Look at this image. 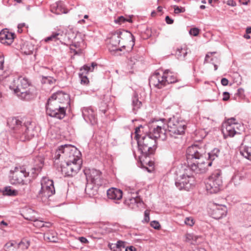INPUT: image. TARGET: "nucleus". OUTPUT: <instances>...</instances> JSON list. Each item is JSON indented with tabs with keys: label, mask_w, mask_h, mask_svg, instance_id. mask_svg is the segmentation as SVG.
<instances>
[{
	"label": "nucleus",
	"mask_w": 251,
	"mask_h": 251,
	"mask_svg": "<svg viewBox=\"0 0 251 251\" xmlns=\"http://www.w3.org/2000/svg\"><path fill=\"white\" fill-rule=\"evenodd\" d=\"M80 155V152L74 146L62 145L55 153L54 167L65 176H73L81 169Z\"/></svg>",
	"instance_id": "f257e3e1"
},
{
	"label": "nucleus",
	"mask_w": 251,
	"mask_h": 251,
	"mask_svg": "<svg viewBox=\"0 0 251 251\" xmlns=\"http://www.w3.org/2000/svg\"><path fill=\"white\" fill-rule=\"evenodd\" d=\"M7 125L15 138L22 142L31 140L37 133L36 126L30 119L11 117L8 119Z\"/></svg>",
	"instance_id": "f03ea898"
},
{
	"label": "nucleus",
	"mask_w": 251,
	"mask_h": 251,
	"mask_svg": "<svg viewBox=\"0 0 251 251\" xmlns=\"http://www.w3.org/2000/svg\"><path fill=\"white\" fill-rule=\"evenodd\" d=\"M138 151L141 155L139 159L142 165L150 163L148 158L150 155L154 153L156 149V141L154 138H151L148 134L141 137L137 140Z\"/></svg>",
	"instance_id": "7ed1b4c3"
},
{
	"label": "nucleus",
	"mask_w": 251,
	"mask_h": 251,
	"mask_svg": "<svg viewBox=\"0 0 251 251\" xmlns=\"http://www.w3.org/2000/svg\"><path fill=\"white\" fill-rule=\"evenodd\" d=\"M168 131L171 136V143H180L182 141L181 135L184 133L186 122L183 120L173 118L168 123Z\"/></svg>",
	"instance_id": "20e7f679"
},
{
	"label": "nucleus",
	"mask_w": 251,
	"mask_h": 251,
	"mask_svg": "<svg viewBox=\"0 0 251 251\" xmlns=\"http://www.w3.org/2000/svg\"><path fill=\"white\" fill-rule=\"evenodd\" d=\"M51 96L46 105L47 114L50 117L58 119H63L66 115V109Z\"/></svg>",
	"instance_id": "39448f33"
},
{
	"label": "nucleus",
	"mask_w": 251,
	"mask_h": 251,
	"mask_svg": "<svg viewBox=\"0 0 251 251\" xmlns=\"http://www.w3.org/2000/svg\"><path fill=\"white\" fill-rule=\"evenodd\" d=\"M220 153V150L217 148H215L210 152L208 153L209 159H206L205 161L199 162L197 161L191 164L189 167L192 172L196 174H201L206 172L207 167L212 165V161L218 157Z\"/></svg>",
	"instance_id": "423d86ee"
},
{
	"label": "nucleus",
	"mask_w": 251,
	"mask_h": 251,
	"mask_svg": "<svg viewBox=\"0 0 251 251\" xmlns=\"http://www.w3.org/2000/svg\"><path fill=\"white\" fill-rule=\"evenodd\" d=\"M41 188L38 193V198L43 202L47 203L49 199L55 194V191L52 180L43 177L41 181Z\"/></svg>",
	"instance_id": "0eeeda50"
},
{
	"label": "nucleus",
	"mask_w": 251,
	"mask_h": 251,
	"mask_svg": "<svg viewBox=\"0 0 251 251\" xmlns=\"http://www.w3.org/2000/svg\"><path fill=\"white\" fill-rule=\"evenodd\" d=\"M134 40L131 33L126 30H118L111 33V44L113 46L116 47L119 45L122 40L123 44H125L126 41H129V44L132 48L134 46Z\"/></svg>",
	"instance_id": "6e6552de"
},
{
	"label": "nucleus",
	"mask_w": 251,
	"mask_h": 251,
	"mask_svg": "<svg viewBox=\"0 0 251 251\" xmlns=\"http://www.w3.org/2000/svg\"><path fill=\"white\" fill-rule=\"evenodd\" d=\"M206 149L205 146L202 144H195L189 147L187 150V156L188 159H194L196 160L190 164H188V167L190 170L189 166L196 162V161L201 162L202 161L206 160L205 157Z\"/></svg>",
	"instance_id": "1a4fd4ad"
},
{
	"label": "nucleus",
	"mask_w": 251,
	"mask_h": 251,
	"mask_svg": "<svg viewBox=\"0 0 251 251\" xmlns=\"http://www.w3.org/2000/svg\"><path fill=\"white\" fill-rule=\"evenodd\" d=\"M222 183L221 173L217 170L208 177L205 182V188L208 193H216L220 190Z\"/></svg>",
	"instance_id": "9d476101"
},
{
	"label": "nucleus",
	"mask_w": 251,
	"mask_h": 251,
	"mask_svg": "<svg viewBox=\"0 0 251 251\" xmlns=\"http://www.w3.org/2000/svg\"><path fill=\"white\" fill-rule=\"evenodd\" d=\"M10 181L12 184H24V178L29 176V172L24 166L15 167L13 171H11Z\"/></svg>",
	"instance_id": "9b49d317"
},
{
	"label": "nucleus",
	"mask_w": 251,
	"mask_h": 251,
	"mask_svg": "<svg viewBox=\"0 0 251 251\" xmlns=\"http://www.w3.org/2000/svg\"><path fill=\"white\" fill-rule=\"evenodd\" d=\"M158 123V121H156L149 124V133L148 135H151V137L154 138L156 141L157 138L165 140L167 138L165 126L162 123V125H159Z\"/></svg>",
	"instance_id": "f8f14e48"
},
{
	"label": "nucleus",
	"mask_w": 251,
	"mask_h": 251,
	"mask_svg": "<svg viewBox=\"0 0 251 251\" xmlns=\"http://www.w3.org/2000/svg\"><path fill=\"white\" fill-rule=\"evenodd\" d=\"M235 121V118H231L224 124L222 131L225 137H233L235 134L240 133L239 127L242 126Z\"/></svg>",
	"instance_id": "ddd939ff"
},
{
	"label": "nucleus",
	"mask_w": 251,
	"mask_h": 251,
	"mask_svg": "<svg viewBox=\"0 0 251 251\" xmlns=\"http://www.w3.org/2000/svg\"><path fill=\"white\" fill-rule=\"evenodd\" d=\"M194 177L189 175H182L180 178L176 181V187L180 190L189 191L193 186Z\"/></svg>",
	"instance_id": "4468645a"
},
{
	"label": "nucleus",
	"mask_w": 251,
	"mask_h": 251,
	"mask_svg": "<svg viewBox=\"0 0 251 251\" xmlns=\"http://www.w3.org/2000/svg\"><path fill=\"white\" fill-rule=\"evenodd\" d=\"M84 174L87 182L92 183L96 185L100 186L102 184L101 173L96 169L85 170Z\"/></svg>",
	"instance_id": "2eb2a0df"
},
{
	"label": "nucleus",
	"mask_w": 251,
	"mask_h": 251,
	"mask_svg": "<svg viewBox=\"0 0 251 251\" xmlns=\"http://www.w3.org/2000/svg\"><path fill=\"white\" fill-rule=\"evenodd\" d=\"M165 78L164 73L160 74L159 72H155L149 79V83L155 87L161 89L167 85Z\"/></svg>",
	"instance_id": "dca6fc26"
},
{
	"label": "nucleus",
	"mask_w": 251,
	"mask_h": 251,
	"mask_svg": "<svg viewBox=\"0 0 251 251\" xmlns=\"http://www.w3.org/2000/svg\"><path fill=\"white\" fill-rule=\"evenodd\" d=\"M30 84L27 78L19 76L13 78L12 83L9 86V88L15 91L19 90V89L25 87H29Z\"/></svg>",
	"instance_id": "f3484780"
},
{
	"label": "nucleus",
	"mask_w": 251,
	"mask_h": 251,
	"mask_svg": "<svg viewBox=\"0 0 251 251\" xmlns=\"http://www.w3.org/2000/svg\"><path fill=\"white\" fill-rule=\"evenodd\" d=\"M82 116L87 123L91 125L96 124L97 118L94 110L91 107H84L82 110Z\"/></svg>",
	"instance_id": "a211bd4d"
},
{
	"label": "nucleus",
	"mask_w": 251,
	"mask_h": 251,
	"mask_svg": "<svg viewBox=\"0 0 251 251\" xmlns=\"http://www.w3.org/2000/svg\"><path fill=\"white\" fill-rule=\"evenodd\" d=\"M51 96L55 98V100L58 101V102L60 105L65 107L66 109H67L68 105L70 103V97L68 94L61 91H59L54 93Z\"/></svg>",
	"instance_id": "6ab92c4d"
},
{
	"label": "nucleus",
	"mask_w": 251,
	"mask_h": 251,
	"mask_svg": "<svg viewBox=\"0 0 251 251\" xmlns=\"http://www.w3.org/2000/svg\"><path fill=\"white\" fill-rule=\"evenodd\" d=\"M212 215L213 218L220 219L226 216L227 213V208L222 205L214 204L212 208Z\"/></svg>",
	"instance_id": "aec40b11"
},
{
	"label": "nucleus",
	"mask_w": 251,
	"mask_h": 251,
	"mask_svg": "<svg viewBox=\"0 0 251 251\" xmlns=\"http://www.w3.org/2000/svg\"><path fill=\"white\" fill-rule=\"evenodd\" d=\"M13 91L19 99L23 100H30L32 96V94L29 87L22 88L19 89V90Z\"/></svg>",
	"instance_id": "412c9836"
},
{
	"label": "nucleus",
	"mask_w": 251,
	"mask_h": 251,
	"mask_svg": "<svg viewBox=\"0 0 251 251\" xmlns=\"http://www.w3.org/2000/svg\"><path fill=\"white\" fill-rule=\"evenodd\" d=\"M14 34L7 31L2 30L0 32V42L7 45H10L14 39Z\"/></svg>",
	"instance_id": "4be33fe9"
},
{
	"label": "nucleus",
	"mask_w": 251,
	"mask_h": 251,
	"mask_svg": "<svg viewBox=\"0 0 251 251\" xmlns=\"http://www.w3.org/2000/svg\"><path fill=\"white\" fill-rule=\"evenodd\" d=\"M98 186L92 183L87 182L85 190L86 194L90 197L96 195L98 193Z\"/></svg>",
	"instance_id": "5701e85b"
},
{
	"label": "nucleus",
	"mask_w": 251,
	"mask_h": 251,
	"mask_svg": "<svg viewBox=\"0 0 251 251\" xmlns=\"http://www.w3.org/2000/svg\"><path fill=\"white\" fill-rule=\"evenodd\" d=\"M140 199L138 197L129 198L126 199L124 203L131 209H134L138 207V204L140 203Z\"/></svg>",
	"instance_id": "b1692460"
},
{
	"label": "nucleus",
	"mask_w": 251,
	"mask_h": 251,
	"mask_svg": "<svg viewBox=\"0 0 251 251\" xmlns=\"http://www.w3.org/2000/svg\"><path fill=\"white\" fill-rule=\"evenodd\" d=\"M123 197V192L121 190L114 187L111 188V200L117 201L116 203H119V200H121Z\"/></svg>",
	"instance_id": "393cba45"
},
{
	"label": "nucleus",
	"mask_w": 251,
	"mask_h": 251,
	"mask_svg": "<svg viewBox=\"0 0 251 251\" xmlns=\"http://www.w3.org/2000/svg\"><path fill=\"white\" fill-rule=\"evenodd\" d=\"M36 162H37V164L31 169V173L33 175H38L41 172L44 165V161L41 158H37Z\"/></svg>",
	"instance_id": "a878e982"
},
{
	"label": "nucleus",
	"mask_w": 251,
	"mask_h": 251,
	"mask_svg": "<svg viewBox=\"0 0 251 251\" xmlns=\"http://www.w3.org/2000/svg\"><path fill=\"white\" fill-rule=\"evenodd\" d=\"M188 49L186 47H180L177 49L176 52V55L177 58L181 60H184L185 58V56L188 53Z\"/></svg>",
	"instance_id": "bb28decb"
},
{
	"label": "nucleus",
	"mask_w": 251,
	"mask_h": 251,
	"mask_svg": "<svg viewBox=\"0 0 251 251\" xmlns=\"http://www.w3.org/2000/svg\"><path fill=\"white\" fill-rule=\"evenodd\" d=\"M163 73L165 75L166 84L175 83L177 81L176 76L168 70H166Z\"/></svg>",
	"instance_id": "cd10ccee"
},
{
	"label": "nucleus",
	"mask_w": 251,
	"mask_h": 251,
	"mask_svg": "<svg viewBox=\"0 0 251 251\" xmlns=\"http://www.w3.org/2000/svg\"><path fill=\"white\" fill-rule=\"evenodd\" d=\"M51 11L56 14L65 13L63 7V3L61 1L56 2L51 6Z\"/></svg>",
	"instance_id": "c85d7f7f"
},
{
	"label": "nucleus",
	"mask_w": 251,
	"mask_h": 251,
	"mask_svg": "<svg viewBox=\"0 0 251 251\" xmlns=\"http://www.w3.org/2000/svg\"><path fill=\"white\" fill-rule=\"evenodd\" d=\"M240 152L245 158L251 161V147L244 146L241 147Z\"/></svg>",
	"instance_id": "c756f323"
},
{
	"label": "nucleus",
	"mask_w": 251,
	"mask_h": 251,
	"mask_svg": "<svg viewBox=\"0 0 251 251\" xmlns=\"http://www.w3.org/2000/svg\"><path fill=\"white\" fill-rule=\"evenodd\" d=\"M97 66V64L95 62H92L91 65L86 64L83 65L80 69V72L87 74L89 72H93L95 67Z\"/></svg>",
	"instance_id": "7c9ffc66"
},
{
	"label": "nucleus",
	"mask_w": 251,
	"mask_h": 251,
	"mask_svg": "<svg viewBox=\"0 0 251 251\" xmlns=\"http://www.w3.org/2000/svg\"><path fill=\"white\" fill-rule=\"evenodd\" d=\"M5 251H17V247L15 241L11 240L6 243L3 247Z\"/></svg>",
	"instance_id": "2f4dec72"
},
{
	"label": "nucleus",
	"mask_w": 251,
	"mask_h": 251,
	"mask_svg": "<svg viewBox=\"0 0 251 251\" xmlns=\"http://www.w3.org/2000/svg\"><path fill=\"white\" fill-rule=\"evenodd\" d=\"M141 101L139 100L137 94H135L132 98V106L133 112L136 113V112L141 107Z\"/></svg>",
	"instance_id": "473e14b6"
},
{
	"label": "nucleus",
	"mask_w": 251,
	"mask_h": 251,
	"mask_svg": "<svg viewBox=\"0 0 251 251\" xmlns=\"http://www.w3.org/2000/svg\"><path fill=\"white\" fill-rule=\"evenodd\" d=\"M219 92L216 89H210L207 92L208 100L213 101L217 100L219 96Z\"/></svg>",
	"instance_id": "72a5a7b5"
},
{
	"label": "nucleus",
	"mask_w": 251,
	"mask_h": 251,
	"mask_svg": "<svg viewBox=\"0 0 251 251\" xmlns=\"http://www.w3.org/2000/svg\"><path fill=\"white\" fill-rule=\"evenodd\" d=\"M30 241L25 238H23L18 244H17V249H21L22 250H26L28 249Z\"/></svg>",
	"instance_id": "f704fd0d"
},
{
	"label": "nucleus",
	"mask_w": 251,
	"mask_h": 251,
	"mask_svg": "<svg viewBox=\"0 0 251 251\" xmlns=\"http://www.w3.org/2000/svg\"><path fill=\"white\" fill-rule=\"evenodd\" d=\"M44 238L51 242H56L57 239L56 233L52 231L45 234L44 235Z\"/></svg>",
	"instance_id": "c9c22d12"
},
{
	"label": "nucleus",
	"mask_w": 251,
	"mask_h": 251,
	"mask_svg": "<svg viewBox=\"0 0 251 251\" xmlns=\"http://www.w3.org/2000/svg\"><path fill=\"white\" fill-rule=\"evenodd\" d=\"M125 242L119 240L115 245V247H112L113 244H111V250L113 251H121L122 249L125 248Z\"/></svg>",
	"instance_id": "e433bc0d"
},
{
	"label": "nucleus",
	"mask_w": 251,
	"mask_h": 251,
	"mask_svg": "<svg viewBox=\"0 0 251 251\" xmlns=\"http://www.w3.org/2000/svg\"><path fill=\"white\" fill-rule=\"evenodd\" d=\"M4 62V57L2 55H0V80L6 77L7 75H4L5 74V72H3Z\"/></svg>",
	"instance_id": "4c0bfd02"
},
{
	"label": "nucleus",
	"mask_w": 251,
	"mask_h": 251,
	"mask_svg": "<svg viewBox=\"0 0 251 251\" xmlns=\"http://www.w3.org/2000/svg\"><path fill=\"white\" fill-rule=\"evenodd\" d=\"M18 191L12 189L10 186L6 187L3 192V194L7 196H16L18 195Z\"/></svg>",
	"instance_id": "58836bf2"
},
{
	"label": "nucleus",
	"mask_w": 251,
	"mask_h": 251,
	"mask_svg": "<svg viewBox=\"0 0 251 251\" xmlns=\"http://www.w3.org/2000/svg\"><path fill=\"white\" fill-rule=\"evenodd\" d=\"M114 22L116 24L121 25L125 23L126 22L131 23L132 20L131 18H125L124 17L121 16L119 17L117 19H115Z\"/></svg>",
	"instance_id": "ea45409f"
},
{
	"label": "nucleus",
	"mask_w": 251,
	"mask_h": 251,
	"mask_svg": "<svg viewBox=\"0 0 251 251\" xmlns=\"http://www.w3.org/2000/svg\"><path fill=\"white\" fill-rule=\"evenodd\" d=\"M186 239L188 240H192V244H196L199 243L197 242V240L199 239H201V236H196L191 234H187L186 235Z\"/></svg>",
	"instance_id": "a19ab883"
},
{
	"label": "nucleus",
	"mask_w": 251,
	"mask_h": 251,
	"mask_svg": "<svg viewBox=\"0 0 251 251\" xmlns=\"http://www.w3.org/2000/svg\"><path fill=\"white\" fill-rule=\"evenodd\" d=\"M79 77L80 79V83L81 84L86 85L88 84L89 82V79L87 76L86 74H84V73H82L80 72L79 73Z\"/></svg>",
	"instance_id": "79ce46f5"
},
{
	"label": "nucleus",
	"mask_w": 251,
	"mask_h": 251,
	"mask_svg": "<svg viewBox=\"0 0 251 251\" xmlns=\"http://www.w3.org/2000/svg\"><path fill=\"white\" fill-rule=\"evenodd\" d=\"M26 219L33 221L34 222V225L35 226L37 227H44V223L43 221L38 220L34 217H31L30 218H26Z\"/></svg>",
	"instance_id": "37998d69"
},
{
	"label": "nucleus",
	"mask_w": 251,
	"mask_h": 251,
	"mask_svg": "<svg viewBox=\"0 0 251 251\" xmlns=\"http://www.w3.org/2000/svg\"><path fill=\"white\" fill-rule=\"evenodd\" d=\"M58 33H53L50 36L46 38L45 39V41L46 42H49L50 41H56L58 39V36L59 35Z\"/></svg>",
	"instance_id": "c03bdc74"
},
{
	"label": "nucleus",
	"mask_w": 251,
	"mask_h": 251,
	"mask_svg": "<svg viewBox=\"0 0 251 251\" xmlns=\"http://www.w3.org/2000/svg\"><path fill=\"white\" fill-rule=\"evenodd\" d=\"M43 82L49 83L50 84H53L55 82V79L50 76H47L43 78Z\"/></svg>",
	"instance_id": "a18cd8bd"
},
{
	"label": "nucleus",
	"mask_w": 251,
	"mask_h": 251,
	"mask_svg": "<svg viewBox=\"0 0 251 251\" xmlns=\"http://www.w3.org/2000/svg\"><path fill=\"white\" fill-rule=\"evenodd\" d=\"M174 12L175 14H179L180 13H183L185 11L184 7H179L176 5H174Z\"/></svg>",
	"instance_id": "49530a36"
},
{
	"label": "nucleus",
	"mask_w": 251,
	"mask_h": 251,
	"mask_svg": "<svg viewBox=\"0 0 251 251\" xmlns=\"http://www.w3.org/2000/svg\"><path fill=\"white\" fill-rule=\"evenodd\" d=\"M184 223L186 225L190 226H193L194 225V219L192 217H187L185 218Z\"/></svg>",
	"instance_id": "de8ad7c7"
},
{
	"label": "nucleus",
	"mask_w": 251,
	"mask_h": 251,
	"mask_svg": "<svg viewBox=\"0 0 251 251\" xmlns=\"http://www.w3.org/2000/svg\"><path fill=\"white\" fill-rule=\"evenodd\" d=\"M220 61L219 58L216 57H213L211 59V63L214 65L215 71L217 70L218 69V66L215 63H219Z\"/></svg>",
	"instance_id": "09e8293b"
},
{
	"label": "nucleus",
	"mask_w": 251,
	"mask_h": 251,
	"mask_svg": "<svg viewBox=\"0 0 251 251\" xmlns=\"http://www.w3.org/2000/svg\"><path fill=\"white\" fill-rule=\"evenodd\" d=\"M200 32V30L196 27L192 28L190 31L189 33L190 34L193 35L194 36H197L198 35Z\"/></svg>",
	"instance_id": "8fccbe9b"
},
{
	"label": "nucleus",
	"mask_w": 251,
	"mask_h": 251,
	"mask_svg": "<svg viewBox=\"0 0 251 251\" xmlns=\"http://www.w3.org/2000/svg\"><path fill=\"white\" fill-rule=\"evenodd\" d=\"M124 52H122V50L120 49L116 50H111V54L113 55H122Z\"/></svg>",
	"instance_id": "3c124183"
},
{
	"label": "nucleus",
	"mask_w": 251,
	"mask_h": 251,
	"mask_svg": "<svg viewBox=\"0 0 251 251\" xmlns=\"http://www.w3.org/2000/svg\"><path fill=\"white\" fill-rule=\"evenodd\" d=\"M151 226L155 229H159L160 228V225L159 223L156 221H152L151 223Z\"/></svg>",
	"instance_id": "603ef678"
},
{
	"label": "nucleus",
	"mask_w": 251,
	"mask_h": 251,
	"mask_svg": "<svg viewBox=\"0 0 251 251\" xmlns=\"http://www.w3.org/2000/svg\"><path fill=\"white\" fill-rule=\"evenodd\" d=\"M140 128H142V126L141 125L140 126L136 127L135 129V137H136L137 140L138 139H140L141 138V137L139 135Z\"/></svg>",
	"instance_id": "864d4df0"
},
{
	"label": "nucleus",
	"mask_w": 251,
	"mask_h": 251,
	"mask_svg": "<svg viewBox=\"0 0 251 251\" xmlns=\"http://www.w3.org/2000/svg\"><path fill=\"white\" fill-rule=\"evenodd\" d=\"M229 99V94L227 92H225L223 93V100L224 101H226Z\"/></svg>",
	"instance_id": "5fc2aeb1"
},
{
	"label": "nucleus",
	"mask_w": 251,
	"mask_h": 251,
	"mask_svg": "<svg viewBox=\"0 0 251 251\" xmlns=\"http://www.w3.org/2000/svg\"><path fill=\"white\" fill-rule=\"evenodd\" d=\"M215 53V52H208L205 56L204 62L208 63L209 62L208 59L211 57V56Z\"/></svg>",
	"instance_id": "6e6d98bb"
},
{
	"label": "nucleus",
	"mask_w": 251,
	"mask_h": 251,
	"mask_svg": "<svg viewBox=\"0 0 251 251\" xmlns=\"http://www.w3.org/2000/svg\"><path fill=\"white\" fill-rule=\"evenodd\" d=\"M240 176L237 175H235L233 176L232 181L234 183L235 185L237 184V180L240 179Z\"/></svg>",
	"instance_id": "4d7b16f0"
},
{
	"label": "nucleus",
	"mask_w": 251,
	"mask_h": 251,
	"mask_svg": "<svg viewBox=\"0 0 251 251\" xmlns=\"http://www.w3.org/2000/svg\"><path fill=\"white\" fill-rule=\"evenodd\" d=\"M221 84L223 86H227L228 84V80L226 78H223L221 79Z\"/></svg>",
	"instance_id": "13d9d810"
},
{
	"label": "nucleus",
	"mask_w": 251,
	"mask_h": 251,
	"mask_svg": "<svg viewBox=\"0 0 251 251\" xmlns=\"http://www.w3.org/2000/svg\"><path fill=\"white\" fill-rule=\"evenodd\" d=\"M165 21L168 24H172L174 22V20L170 18L168 16L166 17Z\"/></svg>",
	"instance_id": "bf43d9fd"
},
{
	"label": "nucleus",
	"mask_w": 251,
	"mask_h": 251,
	"mask_svg": "<svg viewBox=\"0 0 251 251\" xmlns=\"http://www.w3.org/2000/svg\"><path fill=\"white\" fill-rule=\"evenodd\" d=\"M144 215H145V220L146 222H149V220H150L149 212L147 210H146L145 211Z\"/></svg>",
	"instance_id": "052dcab7"
},
{
	"label": "nucleus",
	"mask_w": 251,
	"mask_h": 251,
	"mask_svg": "<svg viewBox=\"0 0 251 251\" xmlns=\"http://www.w3.org/2000/svg\"><path fill=\"white\" fill-rule=\"evenodd\" d=\"M227 4L231 6H235L236 3V2L233 0H229L227 1Z\"/></svg>",
	"instance_id": "680f3d73"
},
{
	"label": "nucleus",
	"mask_w": 251,
	"mask_h": 251,
	"mask_svg": "<svg viewBox=\"0 0 251 251\" xmlns=\"http://www.w3.org/2000/svg\"><path fill=\"white\" fill-rule=\"evenodd\" d=\"M70 50H71V52H74L75 54H78L79 53V52H81L80 50H76L75 49H74L73 48V47H72L71 46V47H70Z\"/></svg>",
	"instance_id": "e2e57ef3"
},
{
	"label": "nucleus",
	"mask_w": 251,
	"mask_h": 251,
	"mask_svg": "<svg viewBox=\"0 0 251 251\" xmlns=\"http://www.w3.org/2000/svg\"><path fill=\"white\" fill-rule=\"evenodd\" d=\"M79 240L82 243H87L88 242L87 239L84 237H79Z\"/></svg>",
	"instance_id": "0e129e2a"
},
{
	"label": "nucleus",
	"mask_w": 251,
	"mask_h": 251,
	"mask_svg": "<svg viewBox=\"0 0 251 251\" xmlns=\"http://www.w3.org/2000/svg\"><path fill=\"white\" fill-rule=\"evenodd\" d=\"M125 251H136V248L133 246H130L129 247H127Z\"/></svg>",
	"instance_id": "69168bd1"
},
{
	"label": "nucleus",
	"mask_w": 251,
	"mask_h": 251,
	"mask_svg": "<svg viewBox=\"0 0 251 251\" xmlns=\"http://www.w3.org/2000/svg\"><path fill=\"white\" fill-rule=\"evenodd\" d=\"M250 0H239V2L243 5H248Z\"/></svg>",
	"instance_id": "338daca9"
},
{
	"label": "nucleus",
	"mask_w": 251,
	"mask_h": 251,
	"mask_svg": "<svg viewBox=\"0 0 251 251\" xmlns=\"http://www.w3.org/2000/svg\"><path fill=\"white\" fill-rule=\"evenodd\" d=\"M52 224L50 222H46L45 223H44V227H50L51 226Z\"/></svg>",
	"instance_id": "774afa93"
}]
</instances>
